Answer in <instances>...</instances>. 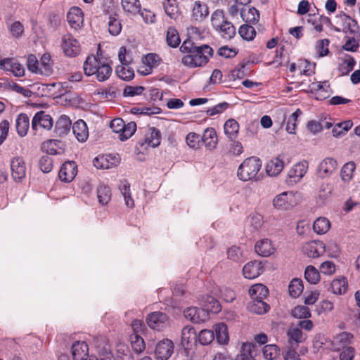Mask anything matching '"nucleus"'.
Masks as SVG:
<instances>
[{
	"label": "nucleus",
	"instance_id": "obj_1",
	"mask_svg": "<svg viewBox=\"0 0 360 360\" xmlns=\"http://www.w3.org/2000/svg\"><path fill=\"white\" fill-rule=\"evenodd\" d=\"M83 68L86 76L95 75L98 82L108 79L112 72L111 61L102 56L100 45L96 56L91 55L86 58Z\"/></svg>",
	"mask_w": 360,
	"mask_h": 360
},
{
	"label": "nucleus",
	"instance_id": "obj_2",
	"mask_svg": "<svg viewBox=\"0 0 360 360\" xmlns=\"http://www.w3.org/2000/svg\"><path fill=\"white\" fill-rule=\"evenodd\" d=\"M262 165V162L259 158L255 156L248 158L240 165L237 176L243 181H257L262 176L260 172Z\"/></svg>",
	"mask_w": 360,
	"mask_h": 360
},
{
	"label": "nucleus",
	"instance_id": "obj_3",
	"mask_svg": "<svg viewBox=\"0 0 360 360\" xmlns=\"http://www.w3.org/2000/svg\"><path fill=\"white\" fill-rule=\"evenodd\" d=\"M213 55L214 50L212 47L207 44H202V46L191 59L190 58H187V60L189 59L191 63L188 68H193L206 65Z\"/></svg>",
	"mask_w": 360,
	"mask_h": 360
},
{
	"label": "nucleus",
	"instance_id": "obj_4",
	"mask_svg": "<svg viewBox=\"0 0 360 360\" xmlns=\"http://www.w3.org/2000/svg\"><path fill=\"white\" fill-rule=\"evenodd\" d=\"M297 203V193L292 191L283 192L277 195L273 200L274 207L282 210H290Z\"/></svg>",
	"mask_w": 360,
	"mask_h": 360
},
{
	"label": "nucleus",
	"instance_id": "obj_5",
	"mask_svg": "<svg viewBox=\"0 0 360 360\" xmlns=\"http://www.w3.org/2000/svg\"><path fill=\"white\" fill-rule=\"evenodd\" d=\"M60 46L64 54L68 57H76L81 51L79 41L69 33L62 37Z\"/></svg>",
	"mask_w": 360,
	"mask_h": 360
},
{
	"label": "nucleus",
	"instance_id": "obj_6",
	"mask_svg": "<svg viewBox=\"0 0 360 360\" xmlns=\"http://www.w3.org/2000/svg\"><path fill=\"white\" fill-rule=\"evenodd\" d=\"M161 133L155 127H150L146 130L144 136L139 140L141 146L155 148L160 144Z\"/></svg>",
	"mask_w": 360,
	"mask_h": 360
},
{
	"label": "nucleus",
	"instance_id": "obj_7",
	"mask_svg": "<svg viewBox=\"0 0 360 360\" xmlns=\"http://www.w3.org/2000/svg\"><path fill=\"white\" fill-rule=\"evenodd\" d=\"M202 44L198 41H193V39L191 38H188L184 41L181 46H180V51L184 53H186V55L184 56L181 59V63L185 66L188 67L191 63L189 62V60H187V58H192L193 56L195 55L198 50L202 46Z\"/></svg>",
	"mask_w": 360,
	"mask_h": 360
},
{
	"label": "nucleus",
	"instance_id": "obj_8",
	"mask_svg": "<svg viewBox=\"0 0 360 360\" xmlns=\"http://www.w3.org/2000/svg\"><path fill=\"white\" fill-rule=\"evenodd\" d=\"M53 119L51 115L44 111H39L35 114L32 120V130L37 133L39 128L50 130L53 127Z\"/></svg>",
	"mask_w": 360,
	"mask_h": 360
},
{
	"label": "nucleus",
	"instance_id": "obj_9",
	"mask_svg": "<svg viewBox=\"0 0 360 360\" xmlns=\"http://www.w3.org/2000/svg\"><path fill=\"white\" fill-rule=\"evenodd\" d=\"M197 340L196 333L193 327L185 326L181 330V345L184 349V353L188 356L189 351Z\"/></svg>",
	"mask_w": 360,
	"mask_h": 360
},
{
	"label": "nucleus",
	"instance_id": "obj_10",
	"mask_svg": "<svg viewBox=\"0 0 360 360\" xmlns=\"http://www.w3.org/2000/svg\"><path fill=\"white\" fill-rule=\"evenodd\" d=\"M147 324L154 330H160L168 324V316L161 311H154L147 316Z\"/></svg>",
	"mask_w": 360,
	"mask_h": 360
},
{
	"label": "nucleus",
	"instance_id": "obj_11",
	"mask_svg": "<svg viewBox=\"0 0 360 360\" xmlns=\"http://www.w3.org/2000/svg\"><path fill=\"white\" fill-rule=\"evenodd\" d=\"M11 176L15 181H21L26 174L25 162L21 157H14L11 160Z\"/></svg>",
	"mask_w": 360,
	"mask_h": 360
},
{
	"label": "nucleus",
	"instance_id": "obj_12",
	"mask_svg": "<svg viewBox=\"0 0 360 360\" xmlns=\"http://www.w3.org/2000/svg\"><path fill=\"white\" fill-rule=\"evenodd\" d=\"M174 352V343L169 339L160 341L155 347V355L158 359L167 360Z\"/></svg>",
	"mask_w": 360,
	"mask_h": 360
},
{
	"label": "nucleus",
	"instance_id": "obj_13",
	"mask_svg": "<svg viewBox=\"0 0 360 360\" xmlns=\"http://www.w3.org/2000/svg\"><path fill=\"white\" fill-rule=\"evenodd\" d=\"M337 17L340 18L342 20V32L344 33L349 32L354 37H360V27L356 20L343 12L337 15Z\"/></svg>",
	"mask_w": 360,
	"mask_h": 360
},
{
	"label": "nucleus",
	"instance_id": "obj_14",
	"mask_svg": "<svg viewBox=\"0 0 360 360\" xmlns=\"http://www.w3.org/2000/svg\"><path fill=\"white\" fill-rule=\"evenodd\" d=\"M325 245L320 240L306 243L302 247L303 252L311 258L319 257L325 252Z\"/></svg>",
	"mask_w": 360,
	"mask_h": 360
},
{
	"label": "nucleus",
	"instance_id": "obj_15",
	"mask_svg": "<svg viewBox=\"0 0 360 360\" xmlns=\"http://www.w3.org/2000/svg\"><path fill=\"white\" fill-rule=\"evenodd\" d=\"M77 173V165L74 161H68L62 165L58 172L59 179L64 182H70Z\"/></svg>",
	"mask_w": 360,
	"mask_h": 360
},
{
	"label": "nucleus",
	"instance_id": "obj_16",
	"mask_svg": "<svg viewBox=\"0 0 360 360\" xmlns=\"http://www.w3.org/2000/svg\"><path fill=\"white\" fill-rule=\"evenodd\" d=\"M120 159L112 154L99 155L93 160L94 166L97 169H107L118 165Z\"/></svg>",
	"mask_w": 360,
	"mask_h": 360
},
{
	"label": "nucleus",
	"instance_id": "obj_17",
	"mask_svg": "<svg viewBox=\"0 0 360 360\" xmlns=\"http://www.w3.org/2000/svg\"><path fill=\"white\" fill-rule=\"evenodd\" d=\"M337 161L331 158H325L319 165L317 173L319 177L324 179L330 176L337 169Z\"/></svg>",
	"mask_w": 360,
	"mask_h": 360
},
{
	"label": "nucleus",
	"instance_id": "obj_18",
	"mask_svg": "<svg viewBox=\"0 0 360 360\" xmlns=\"http://www.w3.org/2000/svg\"><path fill=\"white\" fill-rule=\"evenodd\" d=\"M209 8L205 2L195 1L191 13V19L193 21L202 22L209 15Z\"/></svg>",
	"mask_w": 360,
	"mask_h": 360
},
{
	"label": "nucleus",
	"instance_id": "obj_19",
	"mask_svg": "<svg viewBox=\"0 0 360 360\" xmlns=\"http://www.w3.org/2000/svg\"><path fill=\"white\" fill-rule=\"evenodd\" d=\"M263 272V266L261 262L252 261L247 263L243 269L244 276L248 279H254Z\"/></svg>",
	"mask_w": 360,
	"mask_h": 360
},
{
	"label": "nucleus",
	"instance_id": "obj_20",
	"mask_svg": "<svg viewBox=\"0 0 360 360\" xmlns=\"http://www.w3.org/2000/svg\"><path fill=\"white\" fill-rule=\"evenodd\" d=\"M74 360H87L89 356L88 345L82 341L75 342L71 348Z\"/></svg>",
	"mask_w": 360,
	"mask_h": 360
},
{
	"label": "nucleus",
	"instance_id": "obj_21",
	"mask_svg": "<svg viewBox=\"0 0 360 360\" xmlns=\"http://www.w3.org/2000/svg\"><path fill=\"white\" fill-rule=\"evenodd\" d=\"M160 58L156 53H148L142 58V63L146 67L144 70H139L141 75H147L152 72L153 68L157 67L160 63Z\"/></svg>",
	"mask_w": 360,
	"mask_h": 360
},
{
	"label": "nucleus",
	"instance_id": "obj_22",
	"mask_svg": "<svg viewBox=\"0 0 360 360\" xmlns=\"http://www.w3.org/2000/svg\"><path fill=\"white\" fill-rule=\"evenodd\" d=\"M255 250L256 253L262 257H269L275 251L271 241L268 238L258 240L255 243Z\"/></svg>",
	"mask_w": 360,
	"mask_h": 360
},
{
	"label": "nucleus",
	"instance_id": "obj_23",
	"mask_svg": "<svg viewBox=\"0 0 360 360\" xmlns=\"http://www.w3.org/2000/svg\"><path fill=\"white\" fill-rule=\"evenodd\" d=\"M284 167V162L282 156L279 155L278 157L271 160L266 165V172L269 176H276L279 174Z\"/></svg>",
	"mask_w": 360,
	"mask_h": 360
},
{
	"label": "nucleus",
	"instance_id": "obj_24",
	"mask_svg": "<svg viewBox=\"0 0 360 360\" xmlns=\"http://www.w3.org/2000/svg\"><path fill=\"white\" fill-rule=\"evenodd\" d=\"M72 132L79 142H84L89 137V129L82 120L76 121L72 125Z\"/></svg>",
	"mask_w": 360,
	"mask_h": 360
},
{
	"label": "nucleus",
	"instance_id": "obj_25",
	"mask_svg": "<svg viewBox=\"0 0 360 360\" xmlns=\"http://www.w3.org/2000/svg\"><path fill=\"white\" fill-rule=\"evenodd\" d=\"M67 20L70 25L75 29L79 27L83 23V13L79 7H72L67 14Z\"/></svg>",
	"mask_w": 360,
	"mask_h": 360
},
{
	"label": "nucleus",
	"instance_id": "obj_26",
	"mask_svg": "<svg viewBox=\"0 0 360 360\" xmlns=\"http://www.w3.org/2000/svg\"><path fill=\"white\" fill-rule=\"evenodd\" d=\"M201 141L204 143L207 149H214L218 143L216 130L212 127L207 128L201 137Z\"/></svg>",
	"mask_w": 360,
	"mask_h": 360
},
{
	"label": "nucleus",
	"instance_id": "obj_27",
	"mask_svg": "<svg viewBox=\"0 0 360 360\" xmlns=\"http://www.w3.org/2000/svg\"><path fill=\"white\" fill-rule=\"evenodd\" d=\"M288 342L290 346L297 347L300 343L303 342L306 340V335L302 333L301 328H291L287 332Z\"/></svg>",
	"mask_w": 360,
	"mask_h": 360
},
{
	"label": "nucleus",
	"instance_id": "obj_28",
	"mask_svg": "<svg viewBox=\"0 0 360 360\" xmlns=\"http://www.w3.org/2000/svg\"><path fill=\"white\" fill-rule=\"evenodd\" d=\"M72 122L67 115H61L56 123L55 133L62 137L70 130Z\"/></svg>",
	"mask_w": 360,
	"mask_h": 360
},
{
	"label": "nucleus",
	"instance_id": "obj_29",
	"mask_svg": "<svg viewBox=\"0 0 360 360\" xmlns=\"http://www.w3.org/2000/svg\"><path fill=\"white\" fill-rule=\"evenodd\" d=\"M240 16L245 22L250 24H256L259 20V12L255 7L242 8L240 10Z\"/></svg>",
	"mask_w": 360,
	"mask_h": 360
},
{
	"label": "nucleus",
	"instance_id": "obj_30",
	"mask_svg": "<svg viewBox=\"0 0 360 360\" xmlns=\"http://www.w3.org/2000/svg\"><path fill=\"white\" fill-rule=\"evenodd\" d=\"M15 127L20 136L23 137L27 134L30 127V119L25 113H21L18 116Z\"/></svg>",
	"mask_w": 360,
	"mask_h": 360
},
{
	"label": "nucleus",
	"instance_id": "obj_31",
	"mask_svg": "<svg viewBox=\"0 0 360 360\" xmlns=\"http://www.w3.org/2000/svg\"><path fill=\"white\" fill-rule=\"evenodd\" d=\"M256 346L253 343L245 342L241 346L240 354L238 356V360H255V356L257 354Z\"/></svg>",
	"mask_w": 360,
	"mask_h": 360
},
{
	"label": "nucleus",
	"instance_id": "obj_32",
	"mask_svg": "<svg viewBox=\"0 0 360 360\" xmlns=\"http://www.w3.org/2000/svg\"><path fill=\"white\" fill-rule=\"evenodd\" d=\"M268 288L260 283L252 285L249 290V294L252 300H264L268 295Z\"/></svg>",
	"mask_w": 360,
	"mask_h": 360
},
{
	"label": "nucleus",
	"instance_id": "obj_33",
	"mask_svg": "<svg viewBox=\"0 0 360 360\" xmlns=\"http://www.w3.org/2000/svg\"><path fill=\"white\" fill-rule=\"evenodd\" d=\"M347 279L345 276L337 278L330 283L331 292L336 295L345 294L347 290Z\"/></svg>",
	"mask_w": 360,
	"mask_h": 360
},
{
	"label": "nucleus",
	"instance_id": "obj_34",
	"mask_svg": "<svg viewBox=\"0 0 360 360\" xmlns=\"http://www.w3.org/2000/svg\"><path fill=\"white\" fill-rule=\"evenodd\" d=\"M269 308V305L264 300H251L248 304V309L257 314H265Z\"/></svg>",
	"mask_w": 360,
	"mask_h": 360
},
{
	"label": "nucleus",
	"instance_id": "obj_35",
	"mask_svg": "<svg viewBox=\"0 0 360 360\" xmlns=\"http://www.w3.org/2000/svg\"><path fill=\"white\" fill-rule=\"evenodd\" d=\"M215 336L218 342L226 345L229 340L227 326L224 323H219L214 326Z\"/></svg>",
	"mask_w": 360,
	"mask_h": 360
},
{
	"label": "nucleus",
	"instance_id": "obj_36",
	"mask_svg": "<svg viewBox=\"0 0 360 360\" xmlns=\"http://www.w3.org/2000/svg\"><path fill=\"white\" fill-rule=\"evenodd\" d=\"M165 13L172 19H176L180 14L177 0H165L163 3Z\"/></svg>",
	"mask_w": 360,
	"mask_h": 360
},
{
	"label": "nucleus",
	"instance_id": "obj_37",
	"mask_svg": "<svg viewBox=\"0 0 360 360\" xmlns=\"http://www.w3.org/2000/svg\"><path fill=\"white\" fill-rule=\"evenodd\" d=\"M53 73L52 62L50 54L44 53L39 62V74L50 76Z\"/></svg>",
	"mask_w": 360,
	"mask_h": 360
},
{
	"label": "nucleus",
	"instance_id": "obj_38",
	"mask_svg": "<svg viewBox=\"0 0 360 360\" xmlns=\"http://www.w3.org/2000/svg\"><path fill=\"white\" fill-rule=\"evenodd\" d=\"M307 172V162L297 163L288 172V177L294 179V181H299Z\"/></svg>",
	"mask_w": 360,
	"mask_h": 360
},
{
	"label": "nucleus",
	"instance_id": "obj_39",
	"mask_svg": "<svg viewBox=\"0 0 360 360\" xmlns=\"http://www.w3.org/2000/svg\"><path fill=\"white\" fill-rule=\"evenodd\" d=\"M224 133L229 139H233L237 136L239 130L238 122L233 119L228 120L224 125Z\"/></svg>",
	"mask_w": 360,
	"mask_h": 360
},
{
	"label": "nucleus",
	"instance_id": "obj_40",
	"mask_svg": "<svg viewBox=\"0 0 360 360\" xmlns=\"http://www.w3.org/2000/svg\"><path fill=\"white\" fill-rule=\"evenodd\" d=\"M122 30V25L118 15L116 13L110 14L108 20V31L113 36L118 35Z\"/></svg>",
	"mask_w": 360,
	"mask_h": 360
},
{
	"label": "nucleus",
	"instance_id": "obj_41",
	"mask_svg": "<svg viewBox=\"0 0 360 360\" xmlns=\"http://www.w3.org/2000/svg\"><path fill=\"white\" fill-rule=\"evenodd\" d=\"M166 41L168 46L172 48L179 46L181 39L178 31L174 27H168L166 35Z\"/></svg>",
	"mask_w": 360,
	"mask_h": 360
},
{
	"label": "nucleus",
	"instance_id": "obj_42",
	"mask_svg": "<svg viewBox=\"0 0 360 360\" xmlns=\"http://www.w3.org/2000/svg\"><path fill=\"white\" fill-rule=\"evenodd\" d=\"M330 228V222L326 217H319L313 224L314 231L318 234H324L328 231Z\"/></svg>",
	"mask_w": 360,
	"mask_h": 360
},
{
	"label": "nucleus",
	"instance_id": "obj_43",
	"mask_svg": "<svg viewBox=\"0 0 360 360\" xmlns=\"http://www.w3.org/2000/svg\"><path fill=\"white\" fill-rule=\"evenodd\" d=\"M112 196L110 188L104 184H101L97 188V198L99 203L106 205L110 200Z\"/></svg>",
	"mask_w": 360,
	"mask_h": 360
},
{
	"label": "nucleus",
	"instance_id": "obj_44",
	"mask_svg": "<svg viewBox=\"0 0 360 360\" xmlns=\"http://www.w3.org/2000/svg\"><path fill=\"white\" fill-rule=\"evenodd\" d=\"M347 56L348 58L343 59L338 68V70L342 76L347 75L354 69V67L356 64V61L352 56Z\"/></svg>",
	"mask_w": 360,
	"mask_h": 360
},
{
	"label": "nucleus",
	"instance_id": "obj_45",
	"mask_svg": "<svg viewBox=\"0 0 360 360\" xmlns=\"http://www.w3.org/2000/svg\"><path fill=\"white\" fill-rule=\"evenodd\" d=\"M120 190L124 197L125 205L129 207H133L134 206V201L130 193V184L127 180L122 181Z\"/></svg>",
	"mask_w": 360,
	"mask_h": 360
},
{
	"label": "nucleus",
	"instance_id": "obj_46",
	"mask_svg": "<svg viewBox=\"0 0 360 360\" xmlns=\"http://www.w3.org/2000/svg\"><path fill=\"white\" fill-rule=\"evenodd\" d=\"M304 289L302 281L299 278H294L291 281L288 286L289 294L292 297H299Z\"/></svg>",
	"mask_w": 360,
	"mask_h": 360
},
{
	"label": "nucleus",
	"instance_id": "obj_47",
	"mask_svg": "<svg viewBox=\"0 0 360 360\" xmlns=\"http://www.w3.org/2000/svg\"><path fill=\"white\" fill-rule=\"evenodd\" d=\"M221 36L225 39H232L236 33L234 25L229 21L224 22V25L218 30Z\"/></svg>",
	"mask_w": 360,
	"mask_h": 360
},
{
	"label": "nucleus",
	"instance_id": "obj_48",
	"mask_svg": "<svg viewBox=\"0 0 360 360\" xmlns=\"http://www.w3.org/2000/svg\"><path fill=\"white\" fill-rule=\"evenodd\" d=\"M355 168L356 165L354 162H348L343 165L340 176L344 182H349L352 179Z\"/></svg>",
	"mask_w": 360,
	"mask_h": 360
},
{
	"label": "nucleus",
	"instance_id": "obj_49",
	"mask_svg": "<svg viewBox=\"0 0 360 360\" xmlns=\"http://www.w3.org/2000/svg\"><path fill=\"white\" fill-rule=\"evenodd\" d=\"M227 20L224 16V11L222 10H216L211 16V23L215 30L218 31L220 27L224 25V22H226Z\"/></svg>",
	"mask_w": 360,
	"mask_h": 360
},
{
	"label": "nucleus",
	"instance_id": "obj_50",
	"mask_svg": "<svg viewBox=\"0 0 360 360\" xmlns=\"http://www.w3.org/2000/svg\"><path fill=\"white\" fill-rule=\"evenodd\" d=\"M122 6L126 12L133 14L141 12V4L139 0H122Z\"/></svg>",
	"mask_w": 360,
	"mask_h": 360
},
{
	"label": "nucleus",
	"instance_id": "obj_51",
	"mask_svg": "<svg viewBox=\"0 0 360 360\" xmlns=\"http://www.w3.org/2000/svg\"><path fill=\"white\" fill-rule=\"evenodd\" d=\"M264 358L267 360L276 359L280 354V348L276 345H266L262 349Z\"/></svg>",
	"mask_w": 360,
	"mask_h": 360
},
{
	"label": "nucleus",
	"instance_id": "obj_52",
	"mask_svg": "<svg viewBox=\"0 0 360 360\" xmlns=\"http://www.w3.org/2000/svg\"><path fill=\"white\" fill-rule=\"evenodd\" d=\"M238 33L243 39L247 41L252 40L256 35L255 29L248 24L242 25L238 30Z\"/></svg>",
	"mask_w": 360,
	"mask_h": 360
},
{
	"label": "nucleus",
	"instance_id": "obj_53",
	"mask_svg": "<svg viewBox=\"0 0 360 360\" xmlns=\"http://www.w3.org/2000/svg\"><path fill=\"white\" fill-rule=\"evenodd\" d=\"M305 279L311 284H316L320 281V272L313 266H308L304 272Z\"/></svg>",
	"mask_w": 360,
	"mask_h": 360
},
{
	"label": "nucleus",
	"instance_id": "obj_54",
	"mask_svg": "<svg viewBox=\"0 0 360 360\" xmlns=\"http://www.w3.org/2000/svg\"><path fill=\"white\" fill-rule=\"evenodd\" d=\"M117 75L123 80H130L134 78V72L132 68L126 67V65H118L116 68Z\"/></svg>",
	"mask_w": 360,
	"mask_h": 360
},
{
	"label": "nucleus",
	"instance_id": "obj_55",
	"mask_svg": "<svg viewBox=\"0 0 360 360\" xmlns=\"http://www.w3.org/2000/svg\"><path fill=\"white\" fill-rule=\"evenodd\" d=\"M136 130V124L134 122H130L127 124L124 123L123 129L119 135L121 141H125L129 139Z\"/></svg>",
	"mask_w": 360,
	"mask_h": 360
},
{
	"label": "nucleus",
	"instance_id": "obj_56",
	"mask_svg": "<svg viewBox=\"0 0 360 360\" xmlns=\"http://www.w3.org/2000/svg\"><path fill=\"white\" fill-rule=\"evenodd\" d=\"M302 114L300 109H297L289 117L287 124L286 131L290 134H295L297 128V120L300 115Z\"/></svg>",
	"mask_w": 360,
	"mask_h": 360
},
{
	"label": "nucleus",
	"instance_id": "obj_57",
	"mask_svg": "<svg viewBox=\"0 0 360 360\" xmlns=\"http://www.w3.org/2000/svg\"><path fill=\"white\" fill-rule=\"evenodd\" d=\"M131 345L132 349L137 354L142 352L145 349L144 340L139 334L131 336Z\"/></svg>",
	"mask_w": 360,
	"mask_h": 360
},
{
	"label": "nucleus",
	"instance_id": "obj_58",
	"mask_svg": "<svg viewBox=\"0 0 360 360\" xmlns=\"http://www.w3.org/2000/svg\"><path fill=\"white\" fill-rule=\"evenodd\" d=\"M202 311L197 307H188L184 311V316L191 321L198 323L202 321L200 312Z\"/></svg>",
	"mask_w": 360,
	"mask_h": 360
},
{
	"label": "nucleus",
	"instance_id": "obj_59",
	"mask_svg": "<svg viewBox=\"0 0 360 360\" xmlns=\"http://www.w3.org/2000/svg\"><path fill=\"white\" fill-rule=\"evenodd\" d=\"M39 167L44 173H49L53 169V159L48 155L41 157L39 160Z\"/></svg>",
	"mask_w": 360,
	"mask_h": 360
},
{
	"label": "nucleus",
	"instance_id": "obj_60",
	"mask_svg": "<svg viewBox=\"0 0 360 360\" xmlns=\"http://www.w3.org/2000/svg\"><path fill=\"white\" fill-rule=\"evenodd\" d=\"M60 143L58 140H49L44 142L41 146L42 150L46 152L47 155H56L58 153L57 148Z\"/></svg>",
	"mask_w": 360,
	"mask_h": 360
},
{
	"label": "nucleus",
	"instance_id": "obj_61",
	"mask_svg": "<svg viewBox=\"0 0 360 360\" xmlns=\"http://www.w3.org/2000/svg\"><path fill=\"white\" fill-rule=\"evenodd\" d=\"M214 339V334L210 330H202L198 335V341L202 345L210 344Z\"/></svg>",
	"mask_w": 360,
	"mask_h": 360
},
{
	"label": "nucleus",
	"instance_id": "obj_62",
	"mask_svg": "<svg viewBox=\"0 0 360 360\" xmlns=\"http://www.w3.org/2000/svg\"><path fill=\"white\" fill-rule=\"evenodd\" d=\"M292 316L297 319H306L311 316L309 307L306 306H297L292 310Z\"/></svg>",
	"mask_w": 360,
	"mask_h": 360
},
{
	"label": "nucleus",
	"instance_id": "obj_63",
	"mask_svg": "<svg viewBox=\"0 0 360 360\" xmlns=\"http://www.w3.org/2000/svg\"><path fill=\"white\" fill-rule=\"evenodd\" d=\"M186 141L190 148L197 149L200 148L201 137L199 134L196 133L190 132L187 134L186 137Z\"/></svg>",
	"mask_w": 360,
	"mask_h": 360
},
{
	"label": "nucleus",
	"instance_id": "obj_64",
	"mask_svg": "<svg viewBox=\"0 0 360 360\" xmlns=\"http://www.w3.org/2000/svg\"><path fill=\"white\" fill-rule=\"evenodd\" d=\"M296 348L294 346L288 347L283 354L284 360H301Z\"/></svg>",
	"mask_w": 360,
	"mask_h": 360
}]
</instances>
